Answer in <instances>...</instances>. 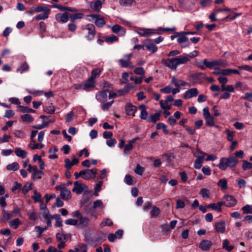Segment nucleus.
Here are the masks:
<instances>
[{"mask_svg":"<svg viewBox=\"0 0 252 252\" xmlns=\"http://www.w3.org/2000/svg\"><path fill=\"white\" fill-rule=\"evenodd\" d=\"M87 17L89 21L94 22L99 28H101L106 24L104 17L100 15L90 14Z\"/></svg>","mask_w":252,"mask_h":252,"instance_id":"nucleus-3","label":"nucleus"},{"mask_svg":"<svg viewBox=\"0 0 252 252\" xmlns=\"http://www.w3.org/2000/svg\"><path fill=\"white\" fill-rule=\"evenodd\" d=\"M15 153L17 157H20L22 158H25L27 155V152L20 148H16L15 150Z\"/></svg>","mask_w":252,"mask_h":252,"instance_id":"nucleus-36","label":"nucleus"},{"mask_svg":"<svg viewBox=\"0 0 252 252\" xmlns=\"http://www.w3.org/2000/svg\"><path fill=\"white\" fill-rule=\"evenodd\" d=\"M160 107L164 110H170L171 106L168 104V102L165 100H161L159 101Z\"/></svg>","mask_w":252,"mask_h":252,"instance_id":"nucleus-60","label":"nucleus"},{"mask_svg":"<svg viewBox=\"0 0 252 252\" xmlns=\"http://www.w3.org/2000/svg\"><path fill=\"white\" fill-rule=\"evenodd\" d=\"M160 214V209L156 206L153 207L152 210L150 213L152 218L157 217Z\"/></svg>","mask_w":252,"mask_h":252,"instance_id":"nucleus-51","label":"nucleus"},{"mask_svg":"<svg viewBox=\"0 0 252 252\" xmlns=\"http://www.w3.org/2000/svg\"><path fill=\"white\" fill-rule=\"evenodd\" d=\"M95 86V81L91 78H89L85 83L79 85V88H76V90L81 89L86 91H89L90 88H94Z\"/></svg>","mask_w":252,"mask_h":252,"instance_id":"nucleus-8","label":"nucleus"},{"mask_svg":"<svg viewBox=\"0 0 252 252\" xmlns=\"http://www.w3.org/2000/svg\"><path fill=\"white\" fill-rule=\"evenodd\" d=\"M224 132L226 134V139L228 141H234L233 139L235 136L236 132L234 131H231L229 129H226Z\"/></svg>","mask_w":252,"mask_h":252,"instance_id":"nucleus-34","label":"nucleus"},{"mask_svg":"<svg viewBox=\"0 0 252 252\" xmlns=\"http://www.w3.org/2000/svg\"><path fill=\"white\" fill-rule=\"evenodd\" d=\"M161 115L159 112L155 113L154 115H151L147 119V122L149 123L152 122L156 123L159 120Z\"/></svg>","mask_w":252,"mask_h":252,"instance_id":"nucleus-30","label":"nucleus"},{"mask_svg":"<svg viewBox=\"0 0 252 252\" xmlns=\"http://www.w3.org/2000/svg\"><path fill=\"white\" fill-rule=\"evenodd\" d=\"M39 217L41 221L45 222V220L51 217L49 211L48 210H44V211H40Z\"/></svg>","mask_w":252,"mask_h":252,"instance_id":"nucleus-27","label":"nucleus"},{"mask_svg":"<svg viewBox=\"0 0 252 252\" xmlns=\"http://www.w3.org/2000/svg\"><path fill=\"white\" fill-rule=\"evenodd\" d=\"M176 33L180 36L177 39L178 43L181 45L182 48H187L190 45V43L189 41L188 37L186 36L184 32H176Z\"/></svg>","mask_w":252,"mask_h":252,"instance_id":"nucleus-5","label":"nucleus"},{"mask_svg":"<svg viewBox=\"0 0 252 252\" xmlns=\"http://www.w3.org/2000/svg\"><path fill=\"white\" fill-rule=\"evenodd\" d=\"M206 123L207 125L210 126H215V124L214 122V118L212 116H208L207 117L205 118ZM216 127H218L217 126H215Z\"/></svg>","mask_w":252,"mask_h":252,"instance_id":"nucleus-54","label":"nucleus"},{"mask_svg":"<svg viewBox=\"0 0 252 252\" xmlns=\"http://www.w3.org/2000/svg\"><path fill=\"white\" fill-rule=\"evenodd\" d=\"M53 7L55 8H58L62 11L66 10V11H70V12H76L77 11V10L75 8H72L69 7L62 6V5H61L58 4H55L53 5Z\"/></svg>","mask_w":252,"mask_h":252,"instance_id":"nucleus-32","label":"nucleus"},{"mask_svg":"<svg viewBox=\"0 0 252 252\" xmlns=\"http://www.w3.org/2000/svg\"><path fill=\"white\" fill-rule=\"evenodd\" d=\"M239 163L238 159L233 156H230L228 158H221L218 165L221 170H225L227 167L233 168Z\"/></svg>","mask_w":252,"mask_h":252,"instance_id":"nucleus-1","label":"nucleus"},{"mask_svg":"<svg viewBox=\"0 0 252 252\" xmlns=\"http://www.w3.org/2000/svg\"><path fill=\"white\" fill-rule=\"evenodd\" d=\"M157 129H162L163 132L165 134H168L169 133L168 130L167 129V126L163 123H159L157 124L156 126Z\"/></svg>","mask_w":252,"mask_h":252,"instance_id":"nucleus-46","label":"nucleus"},{"mask_svg":"<svg viewBox=\"0 0 252 252\" xmlns=\"http://www.w3.org/2000/svg\"><path fill=\"white\" fill-rule=\"evenodd\" d=\"M78 227L83 229L89 225L90 219L88 217L82 216L79 220H78Z\"/></svg>","mask_w":252,"mask_h":252,"instance_id":"nucleus-15","label":"nucleus"},{"mask_svg":"<svg viewBox=\"0 0 252 252\" xmlns=\"http://www.w3.org/2000/svg\"><path fill=\"white\" fill-rule=\"evenodd\" d=\"M161 63L162 64L172 70H176L177 68L175 57L168 59H162L161 61Z\"/></svg>","mask_w":252,"mask_h":252,"instance_id":"nucleus-7","label":"nucleus"},{"mask_svg":"<svg viewBox=\"0 0 252 252\" xmlns=\"http://www.w3.org/2000/svg\"><path fill=\"white\" fill-rule=\"evenodd\" d=\"M222 205H223V203H222V202H218L217 204H210L207 206V207L208 208H210L214 210H217L219 212H220L222 211Z\"/></svg>","mask_w":252,"mask_h":252,"instance_id":"nucleus-29","label":"nucleus"},{"mask_svg":"<svg viewBox=\"0 0 252 252\" xmlns=\"http://www.w3.org/2000/svg\"><path fill=\"white\" fill-rule=\"evenodd\" d=\"M97 173V169H85L79 172H75L74 176L75 179H77L80 177H82L85 180H89L95 176Z\"/></svg>","mask_w":252,"mask_h":252,"instance_id":"nucleus-2","label":"nucleus"},{"mask_svg":"<svg viewBox=\"0 0 252 252\" xmlns=\"http://www.w3.org/2000/svg\"><path fill=\"white\" fill-rule=\"evenodd\" d=\"M114 100H112L108 102H104L103 103H102V105H101L102 109L103 111H106V110H108L109 108L112 105V104L114 103Z\"/></svg>","mask_w":252,"mask_h":252,"instance_id":"nucleus-62","label":"nucleus"},{"mask_svg":"<svg viewBox=\"0 0 252 252\" xmlns=\"http://www.w3.org/2000/svg\"><path fill=\"white\" fill-rule=\"evenodd\" d=\"M84 15L81 13H76L72 15H70L69 18L71 21L73 22L76 19H81L83 18Z\"/></svg>","mask_w":252,"mask_h":252,"instance_id":"nucleus-59","label":"nucleus"},{"mask_svg":"<svg viewBox=\"0 0 252 252\" xmlns=\"http://www.w3.org/2000/svg\"><path fill=\"white\" fill-rule=\"evenodd\" d=\"M28 215L31 220L35 221L37 220V216L33 210H30L28 211Z\"/></svg>","mask_w":252,"mask_h":252,"instance_id":"nucleus-57","label":"nucleus"},{"mask_svg":"<svg viewBox=\"0 0 252 252\" xmlns=\"http://www.w3.org/2000/svg\"><path fill=\"white\" fill-rule=\"evenodd\" d=\"M95 98L99 102L103 103L107 100V93L105 91H99L96 94Z\"/></svg>","mask_w":252,"mask_h":252,"instance_id":"nucleus-18","label":"nucleus"},{"mask_svg":"<svg viewBox=\"0 0 252 252\" xmlns=\"http://www.w3.org/2000/svg\"><path fill=\"white\" fill-rule=\"evenodd\" d=\"M197 152L198 155L196 156V158L194 161V167L197 169H199L202 166L204 159V156L206 154L199 150H197Z\"/></svg>","mask_w":252,"mask_h":252,"instance_id":"nucleus-9","label":"nucleus"},{"mask_svg":"<svg viewBox=\"0 0 252 252\" xmlns=\"http://www.w3.org/2000/svg\"><path fill=\"white\" fill-rule=\"evenodd\" d=\"M54 121L48 120L47 122H44V121H42L41 124L33 126V128L37 129H41L45 127L48 126L50 123H53Z\"/></svg>","mask_w":252,"mask_h":252,"instance_id":"nucleus-39","label":"nucleus"},{"mask_svg":"<svg viewBox=\"0 0 252 252\" xmlns=\"http://www.w3.org/2000/svg\"><path fill=\"white\" fill-rule=\"evenodd\" d=\"M145 47L152 53L157 52V47L152 42V40H147L145 43Z\"/></svg>","mask_w":252,"mask_h":252,"instance_id":"nucleus-21","label":"nucleus"},{"mask_svg":"<svg viewBox=\"0 0 252 252\" xmlns=\"http://www.w3.org/2000/svg\"><path fill=\"white\" fill-rule=\"evenodd\" d=\"M31 10L35 12H40L42 11H45L46 10H49L50 9L46 6H37L36 7H32L31 8Z\"/></svg>","mask_w":252,"mask_h":252,"instance_id":"nucleus-41","label":"nucleus"},{"mask_svg":"<svg viewBox=\"0 0 252 252\" xmlns=\"http://www.w3.org/2000/svg\"><path fill=\"white\" fill-rule=\"evenodd\" d=\"M21 118L22 120L24 122L31 123L33 120L32 116L28 114L22 115Z\"/></svg>","mask_w":252,"mask_h":252,"instance_id":"nucleus-48","label":"nucleus"},{"mask_svg":"<svg viewBox=\"0 0 252 252\" xmlns=\"http://www.w3.org/2000/svg\"><path fill=\"white\" fill-rule=\"evenodd\" d=\"M83 30L87 31L88 33L85 37L88 40L91 41L94 39L96 34V31L95 27L93 24H87Z\"/></svg>","mask_w":252,"mask_h":252,"instance_id":"nucleus-4","label":"nucleus"},{"mask_svg":"<svg viewBox=\"0 0 252 252\" xmlns=\"http://www.w3.org/2000/svg\"><path fill=\"white\" fill-rule=\"evenodd\" d=\"M18 109L20 111L23 113L29 112V113H35V110L32 109V108H29L28 107L24 106L22 105H19L18 106Z\"/></svg>","mask_w":252,"mask_h":252,"instance_id":"nucleus-47","label":"nucleus"},{"mask_svg":"<svg viewBox=\"0 0 252 252\" xmlns=\"http://www.w3.org/2000/svg\"><path fill=\"white\" fill-rule=\"evenodd\" d=\"M220 12V11H218V8L214 9L212 12L211 13L209 16V18L211 20V22H214L218 20V19L216 18L217 14Z\"/></svg>","mask_w":252,"mask_h":252,"instance_id":"nucleus-42","label":"nucleus"},{"mask_svg":"<svg viewBox=\"0 0 252 252\" xmlns=\"http://www.w3.org/2000/svg\"><path fill=\"white\" fill-rule=\"evenodd\" d=\"M55 18L58 22L65 23L68 22L69 17L68 14L65 12L64 13H57L55 15Z\"/></svg>","mask_w":252,"mask_h":252,"instance_id":"nucleus-16","label":"nucleus"},{"mask_svg":"<svg viewBox=\"0 0 252 252\" xmlns=\"http://www.w3.org/2000/svg\"><path fill=\"white\" fill-rule=\"evenodd\" d=\"M90 5L94 10L98 11L101 7V2L99 0H96L92 1Z\"/></svg>","mask_w":252,"mask_h":252,"instance_id":"nucleus-31","label":"nucleus"},{"mask_svg":"<svg viewBox=\"0 0 252 252\" xmlns=\"http://www.w3.org/2000/svg\"><path fill=\"white\" fill-rule=\"evenodd\" d=\"M87 189V186L84 184L80 183L78 181L74 183V187L72 189V191L79 194L82 193L85 189Z\"/></svg>","mask_w":252,"mask_h":252,"instance_id":"nucleus-11","label":"nucleus"},{"mask_svg":"<svg viewBox=\"0 0 252 252\" xmlns=\"http://www.w3.org/2000/svg\"><path fill=\"white\" fill-rule=\"evenodd\" d=\"M22 184L21 183L15 182L11 189V190L15 193H17L20 192L22 189Z\"/></svg>","mask_w":252,"mask_h":252,"instance_id":"nucleus-37","label":"nucleus"},{"mask_svg":"<svg viewBox=\"0 0 252 252\" xmlns=\"http://www.w3.org/2000/svg\"><path fill=\"white\" fill-rule=\"evenodd\" d=\"M118 62L120 65L123 67H129L130 68L134 67L132 63L126 59H120Z\"/></svg>","mask_w":252,"mask_h":252,"instance_id":"nucleus-25","label":"nucleus"},{"mask_svg":"<svg viewBox=\"0 0 252 252\" xmlns=\"http://www.w3.org/2000/svg\"><path fill=\"white\" fill-rule=\"evenodd\" d=\"M32 184L31 183H27L21 189L23 194H26L32 189Z\"/></svg>","mask_w":252,"mask_h":252,"instance_id":"nucleus-44","label":"nucleus"},{"mask_svg":"<svg viewBox=\"0 0 252 252\" xmlns=\"http://www.w3.org/2000/svg\"><path fill=\"white\" fill-rule=\"evenodd\" d=\"M244 214H252V205H246L242 208Z\"/></svg>","mask_w":252,"mask_h":252,"instance_id":"nucleus-55","label":"nucleus"},{"mask_svg":"<svg viewBox=\"0 0 252 252\" xmlns=\"http://www.w3.org/2000/svg\"><path fill=\"white\" fill-rule=\"evenodd\" d=\"M139 109L141 110L140 118L142 120H146L148 117V113L146 111V106L144 104H141L139 106Z\"/></svg>","mask_w":252,"mask_h":252,"instance_id":"nucleus-28","label":"nucleus"},{"mask_svg":"<svg viewBox=\"0 0 252 252\" xmlns=\"http://www.w3.org/2000/svg\"><path fill=\"white\" fill-rule=\"evenodd\" d=\"M199 94L198 90L195 88L190 89L185 92L183 94V97L184 99H189L192 97L196 96Z\"/></svg>","mask_w":252,"mask_h":252,"instance_id":"nucleus-14","label":"nucleus"},{"mask_svg":"<svg viewBox=\"0 0 252 252\" xmlns=\"http://www.w3.org/2000/svg\"><path fill=\"white\" fill-rule=\"evenodd\" d=\"M215 227L218 233H223L225 231V223L223 220L215 223Z\"/></svg>","mask_w":252,"mask_h":252,"instance_id":"nucleus-20","label":"nucleus"},{"mask_svg":"<svg viewBox=\"0 0 252 252\" xmlns=\"http://www.w3.org/2000/svg\"><path fill=\"white\" fill-rule=\"evenodd\" d=\"M229 242L227 239H225L223 241L222 247L224 249L227 250L228 252L231 251L234 247L233 246H229Z\"/></svg>","mask_w":252,"mask_h":252,"instance_id":"nucleus-45","label":"nucleus"},{"mask_svg":"<svg viewBox=\"0 0 252 252\" xmlns=\"http://www.w3.org/2000/svg\"><path fill=\"white\" fill-rule=\"evenodd\" d=\"M225 201H221L223 205L228 207H232L235 206L237 204V199L232 195H225Z\"/></svg>","mask_w":252,"mask_h":252,"instance_id":"nucleus-10","label":"nucleus"},{"mask_svg":"<svg viewBox=\"0 0 252 252\" xmlns=\"http://www.w3.org/2000/svg\"><path fill=\"white\" fill-rule=\"evenodd\" d=\"M103 84V88L102 91H105L106 93L112 92L113 89L112 85H111L110 84L108 83L107 82H104Z\"/></svg>","mask_w":252,"mask_h":252,"instance_id":"nucleus-58","label":"nucleus"},{"mask_svg":"<svg viewBox=\"0 0 252 252\" xmlns=\"http://www.w3.org/2000/svg\"><path fill=\"white\" fill-rule=\"evenodd\" d=\"M29 65L27 62H25L21 64L19 67L16 69L17 72H19L22 74L25 72H27L29 69Z\"/></svg>","mask_w":252,"mask_h":252,"instance_id":"nucleus-23","label":"nucleus"},{"mask_svg":"<svg viewBox=\"0 0 252 252\" xmlns=\"http://www.w3.org/2000/svg\"><path fill=\"white\" fill-rule=\"evenodd\" d=\"M43 175V172L41 171H38L32 173V179L34 181L41 178L42 175Z\"/></svg>","mask_w":252,"mask_h":252,"instance_id":"nucleus-64","label":"nucleus"},{"mask_svg":"<svg viewBox=\"0 0 252 252\" xmlns=\"http://www.w3.org/2000/svg\"><path fill=\"white\" fill-rule=\"evenodd\" d=\"M218 185L221 189H226L227 188V181L224 179H221L219 181Z\"/></svg>","mask_w":252,"mask_h":252,"instance_id":"nucleus-53","label":"nucleus"},{"mask_svg":"<svg viewBox=\"0 0 252 252\" xmlns=\"http://www.w3.org/2000/svg\"><path fill=\"white\" fill-rule=\"evenodd\" d=\"M139 139V137H135L132 139L129 140L128 142V143L125 146L124 153L126 155L129 154L130 152L132 150V149L134 148V146L133 145L136 141Z\"/></svg>","mask_w":252,"mask_h":252,"instance_id":"nucleus-12","label":"nucleus"},{"mask_svg":"<svg viewBox=\"0 0 252 252\" xmlns=\"http://www.w3.org/2000/svg\"><path fill=\"white\" fill-rule=\"evenodd\" d=\"M212 0H200L199 3L202 7H209L211 5Z\"/></svg>","mask_w":252,"mask_h":252,"instance_id":"nucleus-63","label":"nucleus"},{"mask_svg":"<svg viewBox=\"0 0 252 252\" xmlns=\"http://www.w3.org/2000/svg\"><path fill=\"white\" fill-rule=\"evenodd\" d=\"M242 168L244 171H246L248 169H252V163L248 162L246 160H244L243 161Z\"/></svg>","mask_w":252,"mask_h":252,"instance_id":"nucleus-50","label":"nucleus"},{"mask_svg":"<svg viewBox=\"0 0 252 252\" xmlns=\"http://www.w3.org/2000/svg\"><path fill=\"white\" fill-rule=\"evenodd\" d=\"M204 63L206 67L210 69H217V60L209 62L207 59L204 60Z\"/></svg>","mask_w":252,"mask_h":252,"instance_id":"nucleus-26","label":"nucleus"},{"mask_svg":"<svg viewBox=\"0 0 252 252\" xmlns=\"http://www.w3.org/2000/svg\"><path fill=\"white\" fill-rule=\"evenodd\" d=\"M19 168V164L16 162H14L12 163L11 164H8L6 166V169L9 171H17Z\"/></svg>","mask_w":252,"mask_h":252,"instance_id":"nucleus-40","label":"nucleus"},{"mask_svg":"<svg viewBox=\"0 0 252 252\" xmlns=\"http://www.w3.org/2000/svg\"><path fill=\"white\" fill-rule=\"evenodd\" d=\"M212 245L211 241L208 240H203L200 242L199 248L203 251H207L210 249Z\"/></svg>","mask_w":252,"mask_h":252,"instance_id":"nucleus-19","label":"nucleus"},{"mask_svg":"<svg viewBox=\"0 0 252 252\" xmlns=\"http://www.w3.org/2000/svg\"><path fill=\"white\" fill-rule=\"evenodd\" d=\"M13 215L6 211L5 210L2 211V217L1 219L2 221H6L12 218Z\"/></svg>","mask_w":252,"mask_h":252,"instance_id":"nucleus-43","label":"nucleus"},{"mask_svg":"<svg viewBox=\"0 0 252 252\" xmlns=\"http://www.w3.org/2000/svg\"><path fill=\"white\" fill-rule=\"evenodd\" d=\"M64 162L65 167L67 169H69L72 166L76 165L79 162V160L76 158H74L71 161L69 158H65Z\"/></svg>","mask_w":252,"mask_h":252,"instance_id":"nucleus-22","label":"nucleus"},{"mask_svg":"<svg viewBox=\"0 0 252 252\" xmlns=\"http://www.w3.org/2000/svg\"><path fill=\"white\" fill-rule=\"evenodd\" d=\"M20 223V221L19 219H15L9 222V225L12 226L14 229H16Z\"/></svg>","mask_w":252,"mask_h":252,"instance_id":"nucleus-61","label":"nucleus"},{"mask_svg":"<svg viewBox=\"0 0 252 252\" xmlns=\"http://www.w3.org/2000/svg\"><path fill=\"white\" fill-rule=\"evenodd\" d=\"M112 31L113 32L117 34L121 32L122 35H124L126 33L125 29L118 24H116L112 27Z\"/></svg>","mask_w":252,"mask_h":252,"instance_id":"nucleus-24","label":"nucleus"},{"mask_svg":"<svg viewBox=\"0 0 252 252\" xmlns=\"http://www.w3.org/2000/svg\"><path fill=\"white\" fill-rule=\"evenodd\" d=\"M70 191L65 188L64 189L62 190L61 192V197L62 199L64 200H68L69 198L71 197L70 195Z\"/></svg>","mask_w":252,"mask_h":252,"instance_id":"nucleus-35","label":"nucleus"},{"mask_svg":"<svg viewBox=\"0 0 252 252\" xmlns=\"http://www.w3.org/2000/svg\"><path fill=\"white\" fill-rule=\"evenodd\" d=\"M137 33L143 37H150L155 34L158 33L157 31L152 29L140 28L137 31Z\"/></svg>","mask_w":252,"mask_h":252,"instance_id":"nucleus-6","label":"nucleus"},{"mask_svg":"<svg viewBox=\"0 0 252 252\" xmlns=\"http://www.w3.org/2000/svg\"><path fill=\"white\" fill-rule=\"evenodd\" d=\"M145 171V168L142 167L140 164H137L134 169V172L136 174L139 175H142Z\"/></svg>","mask_w":252,"mask_h":252,"instance_id":"nucleus-56","label":"nucleus"},{"mask_svg":"<svg viewBox=\"0 0 252 252\" xmlns=\"http://www.w3.org/2000/svg\"><path fill=\"white\" fill-rule=\"evenodd\" d=\"M119 3L122 6H130L135 3L134 0H120Z\"/></svg>","mask_w":252,"mask_h":252,"instance_id":"nucleus-49","label":"nucleus"},{"mask_svg":"<svg viewBox=\"0 0 252 252\" xmlns=\"http://www.w3.org/2000/svg\"><path fill=\"white\" fill-rule=\"evenodd\" d=\"M126 114L128 116H135L137 111V107L133 105L131 103L127 102L125 105Z\"/></svg>","mask_w":252,"mask_h":252,"instance_id":"nucleus-13","label":"nucleus"},{"mask_svg":"<svg viewBox=\"0 0 252 252\" xmlns=\"http://www.w3.org/2000/svg\"><path fill=\"white\" fill-rule=\"evenodd\" d=\"M177 67L183 64H186L190 61L189 57L185 56L184 54L175 57Z\"/></svg>","mask_w":252,"mask_h":252,"instance_id":"nucleus-17","label":"nucleus"},{"mask_svg":"<svg viewBox=\"0 0 252 252\" xmlns=\"http://www.w3.org/2000/svg\"><path fill=\"white\" fill-rule=\"evenodd\" d=\"M113 221L109 218H105L100 223V226L102 227L106 226H111L113 225Z\"/></svg>","mask_w":252,"mask_h":252,"instance_id":"nucleus-52","label":"nucleus"},{"mask_svg":"<svg viewBox=\"0 0 252 252\" xmlns=\"http://www.w3.org/2000/svg\"><path fill=\"white\" fill-rule=\"evenodd\" d=\"M101 72V69L99 68H95L93 69L92 71L91 72V76L90 77V78H92L94 80H95V79L98 77L100 74V73Z\"/></svg>","mask_w":252,"mask_h":252,"instance_id":"nucleus-38","label":"nucleus"},{"mask_svg":"<svg viewBox=\"0 0 252 252\" xmlns=\"http://www.w3.org/2000/svg\"><path fill=\"white\" fill-rule=\"evenodd\" d=\"M50 13V10H46L42 13L36 15L34 18L36 20L39 21L40 20H45L48 18L49 15Z\"/></svg>","mask_w":252,"mask_h":252,"instance_id":"nucleus-33","label":"nucleus"}]
</instances>
